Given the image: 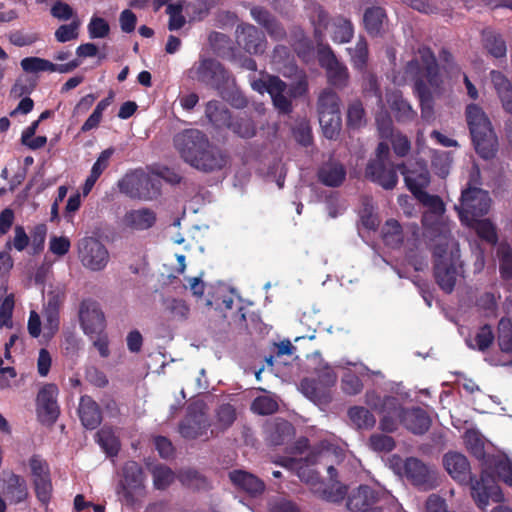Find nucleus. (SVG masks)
I'll list each match as a JSON object with an SVG mask.
<instances>
[{"label":"nucleus","instance_id":"aec40b11","mask_svg":"<svg viewBox=\"0 0 512 512\" xmlns=\"http://www.w3.org/2000/svg\"><path fill=\"white\" fill-rule=\"evenodd\" d=\"M77 411L81 424L86 429H96L102 422L101 408L89 395H83L80 397Z\"/></svg>","mask_w":512,"mask_h":512},{"label":"nucleus","instance_id":"9b49d317","mask_svg":"<svg viewBox=\"0 0 512 512\" xmlns=\"http://www.w3.org/2000/svg\"><path fill=\"white\" fill-rule=\"evenodd\" d=\"M211 426L208 415L197 404L187 407L186 415L179 423L178 431L187 440H195L206 436Z\"/></svg>","mask_w":512,"mask_h":512},{"label":"nucleus","instance_id":"20e7f679","mask_svg":"<svg viewBox=\"0 0 512 512\" xmlns=\"http://www.w3.org/2000/svg\"><path fill=\"white\" fill-rule=\"evenodd\" d=\"M432 256L435 282L444 293L451 294L458 276L459 250L449 249L447 242L438 243L433 248Z\"/></svg>","mask_w":512,"mask_h":512},{"label":"nucleus","instance_id":"f257e3e1","mask_svg":"<svg viewBox=\"0 0 512 512\" xmlns=\"http://www.w3.org/2000/svg\"><path fill=\"white\" fill-rule=\"evenodd\" d=\"M443 465L448 474L461 485H470L471 496L478 508L484 510L489 499L499 502L502 500V493L491 473L486 470L481 472L479 480H474L471 466L463 454L459 452H448L443 457Z\"/></svg>","mask_w":512,"mask_h":512},{"label":"nucleus","instance_id":"338daca9","mask_svg":"<svg viewBox=\"0 0 512 512\" xmlns=\"http://www.w3.org/2000/svg\"><path fill=\"white\" fill-rule=\"evenodd\" d=\"M293 46L299 56L310 52L313 49L312 41L305 35V32L300 27L294 28L292 31Z\"/></svg>","mask_w":512,"mask_h":512},{"label":"nucleus","instance_id":"a18cd8bd","mask_svg":"<svg viewBox=\"0 0 512 512\" xmlns=\"http://www.w3.org/2000/svg\"><path fill=\"white\" fill-rule=\"evenodd\" d=\"M464 440L468 451L485 464L487 457L490 455L485 452V445L481 436L476 431L469 430L466 432Z\"/></svg>","mask_w":512,"mask_h":512},{"label":"nucleus","instance_id":"f03ea898","mask_svg":"<svg viewBox=\"0 0 512 512\" xmlns=\"http://www.w3.org/2000/svg\"><path fill=\"white\" fill-rule=\"evenodd\" d=\"M418 55L419 57L407 62L404 67V76L414 83L415 90L421 97L422 111L424 112V97L429 95V86L438 87L442 81L438 63L431 48L427 46L420 47Z\"/></svg>","mask_w":512,"mask_h":512},{"label":"nucleus","instance_id":"37998d69","mask_svg":"<svg viewBox=\"0 0 512 512\" xmlns=\"http://www.w3.org/2000/svg\"><path fill=\"white\" fill-rule=\"evenodd\" d=\"M497 342L503 353H512V321L508 317H502L497 327Z\"/></svg>","mask_w":512,"mask_h":512},{"label":"nucleus","instance_id":"13d9d810","mask_svg":"<svg viewBox=\"0 0 512 512\" xmlns=\"http://www.w3.org/2000/svg\"><path fill=\"white\" fill-rule=\"evenodd\" d=\"M278 408V403L269 396H258L251 403V411L258 415H271Z\"/></svg>","mask_w":512,"mask_h":512},{"label":"nucleus","instance_id":"2eb2a0df","mask_svg":"<svg viewBox=\"0 0 512 512\" xmlns=\"http://www.w3.org/2000/svg\"><path fill=\"white\" fill-rule=\"evenodd\" d=\"M79 322L83 332L93 337L94 334L104 332L106 321L103 311L97 301L83 299L79 306Z\"/></svg>","mask_w":512,"mask_h":512},{"label":"nucleus","instance_id":"8fccbe9b","mask_svg":"<svg viewBox=\"0 0 512 512\" xmlns=\"http://www.w3.org/2000/svg\"><path fill=\"white\" fill-rule=\"evenodd\" d=\"M184 1H177L171 3L166 8V13L169 16L168 29L169 31H177L184 27L186 18L183 15Z\"/></svg>","mask_w":512,"mask_h":512},{"label":"nucleus","instance_id":"49530a36","mask_svg":"<svg viewBox=\"0 0 512 512\" xmlns=\"http://www.w3.org/2000/svg\"><path fill=\"white\" fill-rule=\"evenodd\" d=\"M348 51L353 67L359 71L365 70L369 56L367 41L364 38H360L355 47L349 48Z\"/></svg>","mask_w":512,"mask_h":512},{"label":"nucleus","instance_id":"e433bc0d","mask_svg":"<svg viewBox=\"0 0 512 512\" xmlns=\"http://www.w3.org/2000/svg\"><path fill=\"white\" fill-rule=\"evenodd\" d=\"M347 415L351 423L362 430L372 429L376 423L375 416L363 406H353L348 409Z\"/></svg>","mask_w":512,"mask_h":512},{"label":"nucleus","instance_id":"cd10ccee","mask_svg":"<svg viewBox=\"0 0 512 512\" xmlns=\"http://www.w3.org/2000/svg\"><path fill=\"white\" fill-rule=\"evenodd\" d=\"M267 434L271 445L280 446L293 438L295 428L289 421L277 418L267 427Z\"/></svg>","mask_w":512,"mask_h":512},{"label":"nucleus","instance_id":"6ab92c4d","mask_svg":"<svg viewBox=\"0 0 512 512\" xmlns=\"http://www.w3.org/2000/svg\"><path fill=\"white\" fill-rule=\"evenodd\" d=\"M398 169L404 176L405 184L409 191L416 197L430 184V172L424 162H416L413 168H408L404 163L398 165Z\"/></svg>","mask_w":512,"mask_h":512},{"label":"nucleus","instance_id":"4c0bfd02","mask_svg":"<svg viewBox=\"0 0 512 512\" xmlns=\"http://www.w3.org/2000/svg\"><path fill=\"white\" fill-rule=\"evenodd\" d=\"M96 441L109 457L117 456L120 450V441L111 427H102L96 433Z\"/></svg>","mask_w":512,"mask_h":512},{"label":"nucleus","instance_id":"412c9836","mask_svg":"<svg viewBox=\"0 0 512 512\" xmlns=\"http://www.w3.org/2000/svg\"><path fill=\"white\" fill-rule=\"evenodd\" d=\"M266 92L271 96L273 105L282 114H289L292 111V103L285 95L287 84L278 76H269Z\"/></svg>","mask_w":512,"mask_h":512},{"label":"nucleus","instance_id":"3c124183","mask_svg":"<svg viewBox=\"0 0 512 512\" xmlns=\"http://www.w3.org/2000/svg\"><path fill=\"white\" fill-rule=\"evenodd\" d=\"M406 411L407 408L403 407L398 398L394 396H385L381 400L380 412L396 418L401 424L403 423Z\"/></svg>","mask_w":512,"mask_h":512},{"label":"nucleus","instance_id":"79ce46f5","mask_svg":"<svg viewBox=\"0 0 512 512\" xmlns=\"http://www.w3.org/2000/svg\"><path fill=\"white\" fill-rule=\"evenodd\" d=\"M366 112L361 100L356 99L349 103L346 123L350 129H359L366 125Z\"/></svg>","mask_w":512,"mask_h":512},{"label":"nucleus","instance_id":"c03bdc74","mask_svg":"<svg viewBox=\"0 0 512 512\" xmlns=\"http://www.w3.org/2000/svg\"><path fill=\"white\" fill-rule=\"evenodd\" d=\"M319 123L323 131V135L330 140L336 139L341 131L342 119L341 115L323 113L319 116Z\"/></svg>","mask_w":512,"mask_h":512},{"label":"nucleus","instance_id":"680f3d73","mask_svg":"<svg viewBox=\"0 0 512 512\" xmlns=\"http://www.w3.org/2000/svg\"><path fill=\"white\" fill-rule=\"evenodd\" d=\"M34 490L37 499L42 504H48L52 494V482L51 477L46 476L43 478L33 479Z\"/></svg>","mask_w":512,"mask_h":512},{"label":"nucleus","instance_id":"a19ab883","mask_svg":"<svg viewBox=\"0 0 512 512\" xmlns=\"http://www.w3.org/2000/svg\"><path fill=\"white\" fill-rule=\"evenodd\" d=\"M382 234L383 241L387 246L399 248L403 244L402 227L395 219H389L386 221Z\"/></svg>","mask_w":512,"mask_h":512},{"label":"nucleus","instance_id":"72a5a7b5","mask_svg":"<svg viewBox=\"0 0 512 512\" xmlns=\"http://www.w3.org/2000/svg\"><path fill=\"white\" fill-rule=\"evenodd\" d=\"M486 468L494 469L497 476L508 486L512 487V462L507 457L488 456ZM487 471V469H485Z\"/></svg>","mask_w":512,"mask_h":512},{"label":"nucleus","instance_id":"ddd939ff","mask_svg":"<svg viewBox=\"0 0 512 512\" xmlns=\"http://www.w3.org/2000/svg\"><path fill=\"white\" fill-rule=\"evenodd\" d=\"M319 64L325 69L327 81L331 86L340 90L348 86L350 80L348 68L337 59L329 46L319 49Z\"/></svg>","mask_w":512,"mask_h":512},{"label":"nucleus","instance_id":"864d4df0","mask_svg":"<svg viewBox=\"0 0 512 512\" xmlns=\"http://www.w3.org/2000/svg\"><path fill=\"white\" fill-rule=\"evenodd\" d=\"M20 66L25 73L37 74L40 72H50L51 61L36 56H30L23 58L20 61Z\"/></svg>","mask_w":512,"mask_h":512},{"label":"nucleus","instance_id":"dca6fc26","mask_svg":"<svg viewBox=\"0 0 512 512\" xmlns=\"http://www.w3.org/2000/svg\"><path fill=\"white\" fill-rule=\"evenodd\" d=\"M404 473L406 478L419 489L431 490L438 485L436 471L418 458L410 457L405 460Z\"/></svg>","mask_w":512,"mask_h":512},{"label":"nucleus","instance_id":"f704fd0d","mask_svg":"<svg viewBox=\"0 0 512 512\" xmlns=\"http://www.w3.org/2000/svg\"><path fill=\"white\" fill-rule=\"evenodd\" d=\"M215 5V0H194L187 3L184 1V10L190 22H199L210 14Z\"/></svg>","mask_w":512,"mask_h":512},{"label":"nucleus","instance_id":"423d86ee","mask_svg":"<svg viewBox=\"0 0 512 512\" xmlns=\"http://www.w3.org/2000/svg\"><path fill=\"white\" fill-rule=\"evenodd\" d=\"M398 165L390 160V148L386 142L377 145L375 158L370 159L366 169V177L386 190L393 189L398 183Z\"/></svg>","mask_w":512,"mask_h":512},{"label":"nucleus","instance_id":"473e14b6","mask_svg":"<svg viewBox=\"0 0 512 512\" xmlns=\"http://www.w3.org/2000/svg\"><path fill=\"white\" fill-rule=\"evenodd\" d=\"M395 119L399 123L411 122L417 116L410 103L401 94L394 93L388 100Z\"/></svg>","mask_w":512,"mask_h":512},{"label":"nucleus","instance_id":"7ed1b4c3","mask_svg":"<svg viewBox=\"0 0 512 512\" xmlns=\"http://www.w3.org/2000/svg\"><path fill=\"white\" fill-rule=\"evenodd\" d=\"M466 122L477 154L484 160H490L498 151V139L483 109L474 103L465 109Z\"/></svg>","mask_w":512,"mask_h":512},{"label":"nucleus","instance_id":"4d7b16f0","mask_svg":"<svg viewBox=\"0 0 512 512\" xmlns=\"http://www.w3.org/2000/svg\"><path fill=\"white\" fill-rule=\"evenodd\" d=\"M236 420V410L233 405L222 404L216 411V425L221 431L228 429Z\"/></svg>","mask_w":512,"mask_h":512},{"label":"nucleus","instance_id":"4468645a","mask_svg":"<svg viewBox=\"0 0 512 512\" xmlns=\"http://www.w3.org/2000/svg\"><path fill=\"white\" fill-rule=\"evenodd\" d=\"M383 493L368 486L360 485L347 496L346 507L352 512H384L379 505Z\"/></svg>","mask_w":512,"mask_h":512},{"label":"nucleus","instance_id":"58836bf2","mask_svg":"<svg viewBox=\"0 0 512 512\" xmlns=\"http://www.w3.org/2000/svg\"><path fill=\"white\" fill-rule=\"evenodd\" d=\"M354 35V27L350 19L337 16L333 19L332 40L336 43H347Z\"/></svg>","mask_w":512,"mask_h":512},{"label":"nucleus","instance_id":"09e8293b","mask_svg":"<svg viewBox=\"0 0 512 512\" xmlns=\"http://www.w3.org/2000/svg\"><path fill=\"white\" fill-rule=\"evenodd\" d=\"M495 336L492 330L491 325L484 324L478 330L475 335L474 341L476 345L473 344L471 340L466 339V344L468 347L475 349L477 348L479 351H486L494 342Z\"/></svg>","mask_w":512,"mask_h":512},{"label":"nucleus","instance_id":"7c9ffc66","mask_svg":"<svg viewBox=\"0 0 512 512\" xmlns=\"http://www.w3.org/2000/svg\"><path fill=\"white\" fill-rule=\"evenodd\" d=\"M301 392L317 404H327L331 400L330 390L315 379L304 378L300 382Z\"/></svg>","mask_w":512,"mask_h":512},{"label":"nucleus","instance_id":"052dcab7","mask_svg":"<svg viewBox=\"0 0 512 512\" xmlns=\"http://www.w3.org/2000/svg\"><path fill=\"white\" fill-rule=\"evenodd\" d=\"M140 182L136 176L127 174L118 181L119 191L130 198H141Z\"/></svg>","mask_w":512,"mask_h":512},{"label":"nucleus","instance_id":"5fc2aeb1","mask_svg":"<svg viewBox=\"0 0 512 512\" xmlns=\"http://www.w3.org/2000/svg\"><path fill=\"white\" fill-rule=\"evenodd\" d=\"M153 484L158 490H165L174 481L173 471L164 465H157L152 470Z\"/></svg>","mask_w":512,"mask_h":512},{"label":"nucleus","instance_id":"4be33fe9","mask_svg":"<svg viewBox=\"0 0 512 512\" xmlns=\"http://www.w3.org/2000/svg\"><path fill=\"white\" fill-rule=\"evenodd\" d=\"M402 425L414 435H424L432 425L430 415L421 407L407 408Z\"/></svg>","mask_w":512,"mask_h":512},{"label":"nucleus","instance_id":"e2e57ef3","mask_svg":"<svg viewBox=\"0 0 512 512\" xmlns=\"http://www.w3.org/2000/svg\"><path fill=\"white\" fill-rule=\"evenodd\" d=\"M415 198L424 206L428 207L430 212L436 216H441L445 212L444 202L437 195H431L425 191L417 195Z\"/></svg>","mask_w":512,"mask_h":512},{"label":"nucleus","instance_id":"f3484780","mask_svg":"<svg viewBox=\"0 0 512 512\" xmlns=\"http://www.w3.org/2000/svg\"><path fill=\"white\" fill-rule=\"evenodd\" d=\"M235 39L237 45L250 55H261L265 52L267 44L265 34L252 24L237 25Z\"/></svg>","mask_w":512,"mask_h":512},{"label":"nucleus","instance_id":"69168bd1","mask_svg":"<svg viewBox=\"0 0 512 512\" xmlns=\"http://www.w3.org/2000/svg\"><path fill=\"white\" fill-rule=\"evenodd\" d=\"M110 32L108 22L98 16H93L88 24V33L91 39L105 38Z\"/></svg>","mask_w":512,"mask_h":512},{"label":"nucleus","instance_id":"39448f33","mask_svg":"<svg viewBox=\"0 0 512 512\" xmlns=\"http://www.w3.org/2000/svg\"><path fill=\"white\" fill-rule=\"evenodd\" d=\"M119 500L134 508L146 496L144 470L136 461H128L122 468V478L116 487Z\"/></svg>","mask_w":512,"mask_h":512},{"label":"nucleus","instance_id":"6e6d98bb","mask_svg":"<svg viewBox=\"0 0 512 512\" xmlns=\"http://www.w3.org/2000/svg\"><path fill=\"white\" fill-rule=\"evenodd\" d=\"M80 20L76 17L69 24L59 26L55 31V38L60 43L75 40L79 36Z\"/></svg>","mask_w":512,"mask_h":512},{"label":"nucleus","instance_id":"5701e85b","mask_svg":"<svg viewBox=\"0 0 512 512\" xmlns=\"http://www.w3.org/2000/svg\"><path fill=\"white\" fill-rule=\"evenodd\" d=\"M481 44L489 56L495 59L506 58V41L503 35L493 28L487 27L481 31Z\"/></svg>","mask_w":512,"mask_h":512},{"label":"nucleus","instance_id":"393cba45","mask_svg":"<svg viewBox=\"0 0 512 512\" xmlns=\"http://www.w3.org/2000/svg\"><path fill=\"white\" fill-rule=\"evenodd\" d=\"M156 220V213L150 208L132 209L123 217L124 225L137 231L150 229L155 225Z\"/></svg>","mask_w":512,"mask_h":512},{"label":"nucleus","instance_id":"b1692460","mask_svg":"<svg viewBox=\"0 0 512 512\" xmlns=\"http://www.w3.org/2000/svg\"><path fill=\"white\" fill-rule=\"evenodd\" d=\"M232 484L251 496L261 494L265 489L264 482L257 476L243 470H233L229 473Z\"/></svg>","mask_w":512,"mask_h":512},{"label":"nucleus","instance_id":"9d476101","mask_svg":"<svg viewBox=\"0 0 512 512\" xmlns=\"http://www.w3.org/2000/svg\"><path fill=\"white\" fill-rule=\"evenodd\" d=\"M78 257L82 265L91 271L103 270L109 261L104 244L94 237H84L77 244Z\"/></svg>","mask_w":512,"mask_h":512},{"label":"nucleus","instance_id":"774afa93","mask_svg":"<svg viewBox=\"0 0 512 512\" xmlns=\"http://www.w3.org/2000/svg\"><path fill=\"white\" fill-rule=\"evenodd\" d=\"M369 443L371 448L377 452H391L396 446L393 437L385 434H372Z\"/></svg>","mask_w":512,"mask_h":512},{"label":"nucleus","instance_id":"1a4fd4ad","mask_svg":"<svg viewBox=\"0 0 512 512\" xmlns=\"http://www.w3.org/2000/svg\"><path fill=\"white\" fill-rule=\"evenodd\" d=\"M174 146L181 158L193 167L202 149L209 147V138L198 129H185L174 136Z\"/></svg>","mask_w":512,"mask_h":512},{"label":"nucleus","instance_id":"de8ad7c7","mask_svg":"<svg viewBox=\"0 0 512 512\" xmlns=\"http://www.w3.org/2000/svg\"><path fill=\"white\" fill-rule=\"evenodd\" d=\"M180 480L183 485L195 491H207L210 489V484L207 478L193 469L182 472L180 475Z\"/></svg>","mask_w":512,"mask_h":512},{"label":"nucleus","instance_id":"0e129e2a","mask_svg":"<svg viewBox=\"0 0 512 512\" xmlns=\"http://www.w3.org/2000/svg\"><path fill=\"white\" fill-rule=\"evenodd\" d=\"M341 387L344 393L348 395H357L363 390V383L359 376L354 372L347 371L342 377Z\"/></svg>","mask_w":512,"mask_h":512},{"label":"nucleus","instance_id":"c85d7f7f","mask_svg":"<svg viewBox=\"0 0 512 512\" xmlns=\"http://www.w3.org/2000/svg\"><path fill=\"white\" fill-rule=\"evenodd\" d=\"M386 20V11L379 6L367 8L363 15L364 28L373 37L380 36L383 33Z\"/></svg>","mask_w":512,"mask_h":512},{"label":"nucleus","instance_id":"2f4dec72","mask_svg":"<svg viewBox=\"0 0 512 512\" xmlns=\"http://www.w3.org/2000/svg\"><path fill=\"white\" fill-rule=\"evenodd\" d=\"M205 115L209 122L217 129L227 128L232 118L229 109L217 100L207 102Z\"/></svg>","mask_w":512,"mask_h":512},{"label":"nucleus","instance_id":"a878e982","mask_svg":"<svg viewBox=\"0 0 512 512\" xmlns=\"http://www.w3.org/2000/svg\"><path fill=\"white\" fill-rule=\"evenodd\" d=\"M3 494L11 504L16 505L26 501L29 496L26 480L16 473H10L5 480Z\"/></svg>","mask_w":512,"mask_h":512},{"label":"nucleus","instance_id":"a211bd4d","mask_svg":"<svg viewBox=\"0 0 512 512\" xmlns=\"http://www.w3.org/2000/svg\"><path fill=\"white\" fill-rule=\"evenodd\" d=\"M228 160V153L209 141V147L202 149L193 168L205 173L220 171L227 165Z\"/></svg>","mask_w":512,"mask_h":512},{"label":"nucleus","instance_id":"c756f323","mask_svg":"<svg viewBox=\"0 0 512 512\" xmlns=\"http://www.w3.org/2000/svg\"><path fill=\"white\" fill-rule=\"evenodd\" d=\"M227 129L243 139L253 138L257 132L254 120L245 112L232 116Z\"/></svg>","mask_w":512,"mask_h":512},{"label":"nucleus","instance_id":"ea45409f","mask_svg":"<svg viewBox=\"0 0 512 512\" xmlns=\"http://www.w3.org/2000/svg\"><path fill=\"white\" fill-rule=\"evenodd\" d=\"M164 312L168 319L176 321H184L189 316V306L182 299L166 298L163 300Z\"/></svg>","mask_w":512,"mask_h":512},{"label":"nucleus","instance_id":"c9c22d12","mask_svg":"<svg viewBox=\"0 0 512 512\" xmlns=\"http://www.w3.org/2000/svg\"><path fill=\"white\" fill-rule=\"evenodd\" d=\"M317 111L319 116H322L323 113L341 115L338 94L331 89H324L317 100Z\"/></svg>","mask_w":512,"mask_h":512},{"label":"nucleus","instance_id":"603ef678","mask_svg":"<svg viewBox=\"0 0 512 512\" xmlns=\"http://www.w3.org/2000/svg\"><path fill=\"white\" fill-rule=\"evenodd\" d=\"M474 229L479 238L486 241L489 244H496L498 242L497 230L494 224L489 219L475 218Z\"/></svg>","mask_w":512,"mask_h":512},{"label":"nucleus","instance_id":"0eeeda50","mask_svg":"<svg viewBox=\"0 0 512 512\" xmlns=\"http://www.w3.org/2000/svg\"><path fill=\"white\" fill-rule=\"evenodd\" d=\"M190 77L217 90L222 98H226V89L233 82L229 71L213 58H201L194 63L190 69Z\"/></svg>","mask_w":512,"mask_h":512},{"label":"nucleus","instance_id":"f8f14e48","mask_svg":"<svg viewBox=\"0 0 512 512\" xmlns=\"http://www.w3.org/2000/svg\"><path fill=\"white\" fill-rule=\"evenodd\" d=\"M59 389L54 383L44 384L36 397V412L42 424L53 425L59 418L60 407L57 402Z\"/></svg>","mask_w":512,"mask_h":512},{"label":"nucleus","instance_id":"bb28decb","mask_svg":"<svg viewBox=\"0 0 512 512\" xmlns=\"http://www.w3.org/2000/svg\"><path fill=\"white\" fill-rule=\"evenodd\" d=\"M317 177L319 182L327 187H339L345 181L346 169L339 162L328 161L318 169Z\"/></svg>","mask_w":512,"mask_h":512},{"label":"nucleus","instance_id":"6e6552de","mask_svg":"<svg viewBox=\"0 0 512 512\" xmlns=\"http://www.w3.org/2000/svg\"><path fill=\"white\" fill-rule=\"evenodd\" d=\"M489 202L487 192L481 188L471 187L464 189L460 197V205L455 206L462 222H470L477 217H481L488 213Z\"/></svg>","mask_w":512,"mask_h":512},{"label":"nucleus","instance_id":"bf43d9fd","mask_svg":"<svg viewBox=\"0 0 512 512\" xmlns=\"http://www.w3.org/2000/svg\"><path fill=\"white\" fill-rule=\"evenodd\" d=\"M10 43L16 47L31 46L40 40L37 32H24L23 30H14L9 33Z\"/></svg>","mask_w":512,"mask_h":512}]
</instances>
